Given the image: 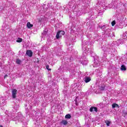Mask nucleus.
Instances as JSON below:
<instances>
[{
  "label": "nucleus",
  "instance_id": "f257e3e1",
  "mask_svg": "<svg viewBox=\"0 0 127 127\" xmlns=\"http://www.w3.org/2000/svg\"><path fill=\"white\" fill-rule=\"evenodd\" d=\"M64 34H65V32L63 31H59L57 33L56 37L57 39H59L60 38L62 37V35H64Z\"/></svg>",
  "mask_w": 127,
  "mask_h": 127
},
{
  "label": "nucleus",
  "instance_id": "f03ea898",
  "mask_svg": "<svg viewBox=\"0 0 127 127\" xmlns=\"http://www.w3.org/2000/svg\"><path fill=\"white\" fill-rule=\"evenodd\" d=\"M16 95H17V90L16 89H12V97L13 99L16 98Z\"/></svg>",
  "mask_w": 127,
  "mask_h": 127
},
{
  "label": "nucleus",
  "instance_id": "7ed1b4c3",
  "mask_svg": "<svg viewBox=\"0 0 127 127\" xmlns=\"http://www.w3.org/2000/svg\"><path fill=\"white\" fill-rule=\"evenodd\" d=\"M26 54L29 56V57H32V55L33 54V53H32V51L31 50H27Z\"/></svg>",
  "mask_w": 127,
  "mask_h": 127
},
{
  "label": "nucleus",
  "instance_id": "20e7f679",
  "mask_svg": "<svg viewBox=\"0 0 127 127\" xmlns=\"http://www.w3.org/2000/svg\"><path fill=\"white\" fill-rule=\"evenodd\" d=\"M90 112H92L93 111H94V112H96L97 113V112H98V108L96 107H91L90 109H89Z\"/></svg>",
  "mask_w": 127,
  "mask_h": 127
},
{
  "label": "nucleus",
  "instance_id": "39448f33",
  "mask_svg": "<svg viewBox=\"0 0 127 127\" xmlns=\"http://www.w3.org/2000/svg\"><path fill=\"white\" fill-rule=\"evenodd\" d=\"M61 125H64V126H66V125H68V122L67 120H62L60 122Z\"/></svg>",
  "mask_w": 127,
  "mask_h": 127
},
{
  "label": "nucleus",
  "instance_id": "423d86ee",
  "mask_svg": "<svg viewBox=\"0 0 127 127\" xmlns=\"http://www.w3.org/2000/svg\"><path fill=\"white\" fill-rule=\"evenodd\" d=\"M90 81H91V77H86L85 78L84 81L85 82V83H89V82H90Z\"/></svg>",
  "mask_w": 127,
  "mask_h": 127
},
{
  "label": "nucleus",
  "instance_id": "0eeeda50",
  "mask_svg": "<svg viewBox=\"0 0 127 127\" xmlns=\"http://www.w3.org/2000/svg\"><path fill=\"white\" fill-rule=\"evenodd\" d=\"M27 27L28 28H31V27H33V25L31 24L30 22L27 23Z\"/></svg>",
  "mask_w": 127,
  "mask_h": 127
},
{
  "label": "nucleus",
  "instance_id": "6e6552de",
  "mask_svg": "<svg viewBox=\"0 0 127 127\" xmlns=\"http://www.w3.org/2000/svg\"><path fill=\"white\" fill-rule=\"evenodd\" d=\"M99 90H100V91H105V90H106V85H101Z\"/></svg>",
  "mask_w": 127,
  "mask_h": 127
},
{
  "label": "nucleus",
  "instance_id": "1a4fd4ad",
  "mask_svg": "<svg viewBox=\"0 0 127 127\" xmlns=\"http://www.w3.org/2000/svg\"><path fill=\"white\" fill-rule=\"evenodd\" d=\"M112 108L113 109H115V108H119V105L117 104L116 103H114L112 104Z\"/></svg>",
  "mask_w": 127,
  "mask_h": 127
},
{
  "label": "nucleus",
  "instance_id": "9d476101",
  "mask_svg": "<svg viewBox=\"0 0 127 127\" xmlns=\"http://www.w3.org/2000/svg\"><path fill=\"white\" fill-rule=\"evenodd\" d=\"M121 70H123V71H126L127 70V67H126L125 65H122L121 66Z\"/></svg>",
  "mask_w": 127,
  "mask_h": 127
},
{
  "label": "nucleus",
  "instance_id": "9b49d317",
  "mask_svg": "<svg viewBox=\"0 0 127 127\" xmlns=\"http://www.w3.org/2000/svg\"><path fill=\"white\" fill-rule=\"evenodd\" d=\"M16 42H18V43H20V42H22V38H18L17 40H16Z\"/></svg>",
  "mask_w": 127,
  "mask_h": 127
},
{
  "label": "nucleus",
  "instance_id": "f8f14e48",
  "mask_svg": "<svg viewBox=\"0 0 127 127\" xmlns=\"http://www.w3.org/2000/svg\"><path fill=\"white\" fill-rule=\"evenodd\" d=\"M16 64H18V65H20V64H21V61L19 60V59H17L16 60Z\"/></svg>",
  "mask_w": 127,
  "mask_h": 127
},
{
  "label": "nucleus",
  "instance_id": "ddd939ff",
  "mask_svg": "<svg viewBox=\"0 0 127 127\" xmlns=\"http://www.w3.org/2000/svg\"><path fill=\"white\" fill-rule=\"evenodd\" d=\"M71 115L70 114H67L65 116V119H71Z\"/></svg>",
  "mask_w": 127,
  "mask_h": 127
},
{
  "label": "nucleus",
  "instance_id": "4468645a",
  "mask_svg": "<svg viewBox=\"0 0 127 127\" xmlns=\"http://www.w3.org/2000/svg\"><path fill=\"white\" fill-rule=\"evenodd\" d=\"M105 124H106L108 127H110V124H111V122H110V121H105Z\"/></svg>",
  "mask_w": 127,
  "mask_h": 127
},
{
  "label": "nucleus",
  "instance_id": "2eb2a0df",
  "mask_svg": "<svg viewBox=\"0 0 127 127\" xmlns=\"http://www.w3.org/2000/svg\"><path fill=\"white\" fill-rule=\"evenodd\" d=\"M46 68L47 70H48L49 71H51V69L49 68V65L47 64L46 65Z\"/></svg>",
  "mask_w": 127,
  "mask_h": 127
},
{
  "label": "nucleus",
  "instance_id": "dca6fc26",
  "mask_svg": "<svg viewBox=\"0 0 127 127\" xmlns=\"http://www.w3.org/2000/svg\"><path fill=\"white\" fill-rule=\"evenodd\" d=\"M111 24L112 26H115L116 25V21L114 20L111 22Z\"/></svg>",
  "mask_w": 127,
  "mask_h": 127
},
{
  "label": "nucleus",
  "instance_id": "f3484780",
  "mask_svg": "<svg viewBox=\"0 0 127 127\" xmlns=\"http://www.w3.org/2000/svg\"><path fill=\"white\" fill-rule=\"evenodd\" d=\"M6 77H7V75L5 74L4 76V79H5V78H6Z\"/></svg>",
  "mask_w": 127,
  "mask_h": 127
},
{
  "label": "nucleus",
  "instance_id": "a211bd4d",
  "mask_svg": "<svg viewBox=\"0 0 127 127\" xmlns=\"http://www.w3.org/2000/svg\"><path fill=\"white\" fill-rule=\"evenodd\" d=\"M125 115H127V112L125 113Z\"/></svg>",
  "mask_w": 127,
  "mask_h": 127
},
{
  "label": "nucleus",
  "instance_id": "6ab92c4d",
  "mask_svg": "<svg viewBox=\"0 0 127 127\" xmlns=\"http://www.w3.org/2000/svg\"><path fill=\"white\" fill-rule=\"evenodd\" d=\"M0 127H3V126H2V125H0Z\"/></svg>",
  "mask_w": 127,
  "mask_h": 127
}]
</instances>
